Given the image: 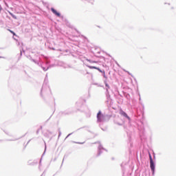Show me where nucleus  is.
<instances>
[{
    "label": "nucleus",
    "mask_w": 176,
    "mask_h": 176,
    "mask_svg": "<svg viewBox=\"0 0 176 176\" xmlns=\"http://www.w3.org/2000/svg\"><path fill=\"white\" fill-rule=\"evenodd\" d=\"M140 104L142 105V108L140 109H137L135 116L138 118V119H142L140 120V124H138V130L139 131L140 140H142V138H144V136L145 135V126H144V121H143L144 118V111L145 109V106L141 102H140Z\"/></svg>",
    "instance_id": "nucleus-1"
},
{
    "label": "nucleus",
    "mask_w": 176,
    "mask_h": 176,
    "mask_svg": "<svg viewBox=\"0 0 176 176\" xmlns=\"http://www.w3.org/2000/svg\"><path fill=\"white\" fill-rule=\"evenodd\" d=\"M41 96L45 100L46 102H49L47 99L49 97H52V90L49 86V80L47 79V74H46L44 79V82L41 89Z\"/></svg>",
    "instance_id": "nucleus-2"
},
{
    "label": "nucleus",
    "mask_w": 176,
    "mask_h": 176,
    "mask_svg": "<svg viewBox=\"0 0 176 176\" xmlns=\"http://www.w3.org/2000/svg\"><path fill=\"white\" fill-rule=\"evenodd\" d=\"M111 116L106 114L104 115L101 111H99L96 115V122L99 124V127L102 130V131H107L108 128L102 127L105 122H109L111 119Z\"/></svg>",
    "instance_id": "nucleus-3"
},
{
    "label": "nucleus",
    "mask_w": 176,
    "mask_h": 176,
    "mask_svg": "<svg viewBox=\"0 0 176 176\" xmlns=\"http://www.w3.org/2000/svg\"><path fill=\"white\" fill-rule=\"evenodd\" d=\"M38 67H41L43 71L45 72V71H47L50 68H52V67H54V65H50V62H42V61H37V63H36Z\"/></svg>",
    "instance_id": "nucleus-4"
},
{
    "label": "nucleus",
    "mask_w": 176,
    "mask_h": 176,
    "mask_svg": "<svg viewBox=\"0 0 176 176\" xmlns=\"http://www.w3.org/2000/svg\"><path fill=\"white\" fill-rule=\"evenodd\" d=\"M148 157L150 160V168L152 173V175H155V173L156 171V162L153 160V158L152 157V155H151V153L148 154Z\"/></svg>",
    "instance_id": "nucleus-5"
},
{
    "label": "nucleus",
    "mask_w": 176,
    "mask_h": 176,
    "mask_svg": "<svg viewBox=\"0 0 176 176\" xmlns=\"http://www.w3.org/2000/svg\"><path fill=\"white\" fill-rule=\"evenodd\" d=\"M104 83L105 85L104 90L106 91L104 92V94L107 98L106 102L107 104H108V102L111 101V95L109 94V89H111V87L109 86V84H108V82L107 81V80H104Z\"/></svg>",
    "instance_id": "nucleus-6"
},
{
    "label": "nucleus",
    "mask_w": 176,
    "mask_h": 176,
    "mask_svg": "<svg viewBox=\"0 0 176 176\" xmlns=\"http://www.w3.org/2000/svg\"><path fill=\"white\" fill-rule=\"evenodd\" d=\"M94 144H99V146H98V153L96 155L95 157H100L101 155H102V152L105 151L106 152H108V150H107L104 146H102V144H101V142H96Z\"/></svg>",
    "instance_id": "nucleus-7"
},
{
    "label": "nucleus",
    "mask_w": 176,
    "mask_h": 176,
    "mask_svg": "<svg viewBox=\"0 0 176 176\" xmlns=\"http://www.w3.org/2000/svg\"><path fill=\"white\" fill-rule=\"evenodd\" d=\"M120 113L121 115V116H123V118H124V120L128 121V124L129 126H131V118H130V116H129V115H127V113H126L124 111L121 110L120 111Z\"/></svg>",
    "instance_id": "nucleus-8"
},
{
    "label": "nucleus",
    "mask_w": 176,
    "mask_h": 176,
    "mask_svg": "<svg viewBox=\"0 0 176 176\" xmlns=\"http://www.w3.org/2000/svg\"><path fill=\"white\" fill-rule=\"evenodd\" d=\"M83 102H86V100L80 99L76 103L78 111H83V110H82V107H85Z\"/></svg>",
    "instance_id": "nucleus-9"
},
{
    "label": "nucleus",
    "mask_w": 176,
    "mask_h": 176,
    "mask_svg": "<svg viewBox=\"0 0 176 176\" xmlns=\"http://www.w3.org/2000/svg\"><path fill=\"white\" fill-rule=\"evenodd\" d=\"M72 113V111L69 109H67L65 111H61L58 113V116L63 117V116H68Z\"/></svg>",
    "instance_id": "nucleus-10"
},
{
    "label": "nucleus",
    "mask_w": 176,
    "mask_h": 176,
    "mask_svg": "<svg viewBox=\"0 0 176 176\" xmlns=\"http://www.w3.org/2000/svg\"><path fill=\"white\" fill-rule=\"evenodd\" d=\"M27 58H28V60H30V61H32V63H34V64H37L38 60H35V57H38V54H34V56L32 58V56L31 55H26Z\"/></svg>",
    "instance_id": "nucleus-11"
},
{
    "label": "nucleus",
    "mask_w": 176,
    "mask_h": 176,
    "mask_svg": "<svg viewBox=\"0 0 176 176\" xmlns=\"http://www.w3.org/2000/svg\"><path fill=\"white\" fill-rule=\"evenodd\" d=\"M51 12H53V14L56 16V17H60V19H63V16H61V13L58 12L54 8H51Z\"/></svg>",
    "instance_id": "nucleus-12"
},
{
    "label": "nucleus",
    "mask_w": 176,
    "mask_h": 176,
    "mask_svg": "<svg viewBox=\"0 0 176 176\" xmlns=\"http://www.w3.org/2000/svg\"><path fill=\"white\" fill-rule=\"evenodd\" d=\"M114 123L115 124H118V126H123L124 124V122L119 118L114 120Z\"/></svg>",
    "instance_id": "nucleus-13"
},
{
    "label": "nucleus",
    "mask_w": 176,
    "mask_h": 176,
    "mask_svg": "<svg viewBox=\"0 0 176 176\" xmlns=\"http://www.w3.org/2000/svg\"><path fill=\"white\" fill-rule=\"evenodd\" d=\"M44 145H45L44 152L42 154L41 158L40 160L39 166H41V163H42V157H43V156H45V153H46V151L47 149V146L46 145V142H45V141H44Z\"/></svg>",
    "instance_id": "nucleus-14"
},
{
    "label": "nucleus",
    "mask_w": 176,
    "mask_h": 176,
    "mask_svg": "<svg viewBox=\"0 0 176 176\" xmlns=\"http://www.w3.org/2000/svg\"><path fill=\"white\" fill-rule=\"evenodd\" d=\"M28 166H35L36 164H38V160H34L33 162L32 160H29L28 162Z\"/></svg>",
    "instance_id": "nucleus-15"
},
{
    "label": "nucleus",
    "mask_w": 176,
    "mask_h": 176,
    "mask_svg": "<svg viewBox=\"0 0 176 176\" xmlns=\"http://www.w3.org/2000/svg\"><path fill=\"white\" fill-rule=\"evenodd\" d=\"M25 135H27V133H25L24 135L19 138H15V139H6V141H9V142H11V141H19V140L23 138V137H25Z\"/></svg>",
    "instance_id": "nucleus-16"
},
{
    "label": "nucleus",
    "mask_w": 176,
    "mask_h": 176,
    "mask_svg": "<svg viewBox=\"0 0 176 176\" xmlns=\"http://www.w3.org/2000/svg\"><path fill=\"white\" fill-rule=\"evenodd\" d=\"M8 31L10 32V34H12L13 35L12 38L13 39H14V41H17V38H16V37L14 36H17V34H16V32H14L13 30L8 29Z\"/></svg>",
    "instance_id": "nucleus-17"
},
{
    "label": "nucleus",
    "mask_w": 176,
    "mask_h": 176,
    "mask_svg": "<svg viewBox=\"0 0 176 176\" xmlns=\"http://www.w3.org/2000/svg\"><path fill=\"white\" fill-rule=\"evenodd\" d=\"M23 52H24V49L20 50V54H17L18 60H20L23 56Z\"/></svg>",
    "instance_id": "nucleus-18"
},
{
    "label": "nucleus",
    "mask_w": 176,
    "mask_h": 176,
    "mask_svg": "<svg viewBox=\"0 0 176 176\" xmlns=\"http://www.w3.org/2000/svg\"><path fill=\"white\" fill-rule=\"evenodd\" d=\"M86 65V67H87V68H89V69H96L97 67L96 66H90L87 64H85Z\"/></svg>",
    "instance_id": "nucleus-19"
},
{
    "label": "nucleus",
    "mask_w": 176,
    "mask_h": 176,
    "mask_svg": "<svg viewBox=\"0 0 176 176\" xmlns=\"http://www.w3.org/2000/svg\"><path fill=\"white\" fill-rule=\"evenodd\" d=\"M73 144H78L79 145H83L85 144V142H75V141H72Z\"/></svg>",
    "instance_id": "nucleus-20"
},
{
    "label": "nucleus",
    "mask_w": 176,
    "mask_h": 176,
    "mask_svg": "<svg viewBox=\"0 0 176 176\" xmlns=\"http://www.w3.org/2000/svg\"><path fill=\"white\" fill-rule=\"evenodd\" d=\"M10 14L12 17V19H14V20H17V16L14 15L13 13L10 12Z\"/></svg>",
    "instance_id": "nucleus-21"
},
{
    "label": "nucleus",
    "mask_w": 176,
    "mask_h": 176,
    "mask_svg": "<svg viewBox=\"0 0 176 176\" xmlns=\"http://www.w3.org/2000/svg\"><path fill=\"white\" fill-rule=\"evenodd\" d=\"M102 75L104 78L105 80H107V79H108V76H107V75H105V70H103V72L102 73Z\"/></svg>",
    "instance_id": "nucleus-22"
},
{
    "label": "nucleus",
    "mask_w": 176,
    "mask_h": 176,
    "mask_svg": "<svg viewBox=\"0 0 176 176\" xmlns=\"http://www.w3.org/2000/svg\"><path fill=\"white\" fill-rule=\"evenodd\" d=\"M63 68H72V66L65 64L63 65Z\"/></svg>",
    "instance_id": "nucleus-23"
},
{
    "label": "nucleus",
    "mask_w": 176,
    "mask_h": 176,
    "mask_svg": "<svg viewBox=\"0 0 176 176\" xmlns=\"http://www.w3.org/2000/svg\"><path fill=\"white\" fill-rule=\"evenodd\" d=\"M85 1L86 2H89V3L93 4L94 3V0H82Z\"/></svg>",
    "instance_id": "nucleus-24"
},
{
    "label": "nucleus",
    "mask_w": 176,
    "mask_h": 176,
    "mask_svg": "<svg viewBox=\"0 0 176 176\" xmlns=\"http://www.w3.org/2000/svg\"><path fill=\"white\" fill-rule=\"evenodd\" d=\"M87 61H88L89 63H91V64H93L94 63H97V61L91 60V59H87Z\"/></svg>",
    "instance_id": "nucleus-25"
},
{
    "label": "nucleus",
    "mask_w": 176,
    "mask_h": 176,
    "mask_svg": "<svg viewBox=\"0 0 176 176\" xmlns=\"http://www.w3.org/2000/svg\"><path fill=\"white\" fill-rule=\"evenodd\" d=\"M44 137H45L46 138H49L50 137V135L48 134L47 132L44 133Z\"/></svg>",
    "instance_id": "nucleus-26"
},
{
    "label": "nucleus",
    "mask_w": 176,
    "mask_h": 176,
    "mask_svg": "<svg viewBox=\"0 0 176 176\" xmlns=\"http://www.w3.org/2000/svg\"><path fill=\"white\" fill-rule=\"evenodd\" d=\"M42 130V126H40V129H37L36 134H39V132Z\"/></svg>",
    "instance_id": "nucleus-27"
},
{
    "label": "nucleus",
    "mask_w": 176,
    "mask_h": 176,
    "mask_svg": "<svg viewBox=\"0 0 176 176\" xmlns=\"http://www.w3.org/2000/svg\"><path fill=\"white\" fill-rule=\"evenodd\" d=\"M124 72H126V74H127L128 75H130L131 76H133V74H131V73H130V72L126 71V70H124Z\"/></svg>",
    "instance_id": "nucleus-28"
},
{
    "label": "nucleus",
    "mask_w": 176,
    "mask_h": 176,
    "mask_svg": "<svg viewBox=\"0 0 176 176\" xmlns=\"http://www.w3.org/2000/svg\"><path fill=\"white\" fill-rule=\"evenodd\" d=\"M60 137H61V131H60V129H58V139L60 138Z\"/></svg>",
    "instance_id": "nucleus-29"
},
{
    "label": "nucleus",
    "mask_w": 176,
    "mask_h": 176,
    "mask_svg": "<svg viewBox=\"0 0 176 176\" xmlns=\"http://www.w3.org/2000/svg\"><path fill=\"white\" fill-rule=\"evenodd\" d=\"M47 133L50 135H52V134H53L52 131H50V130H47Z\"/></svg>",
    "instance_id": "nucleus-30"
},
{
    "label": "nucleus",
    "mask_w": 176,
    "mask_h": 176,
    "mask_svg": "<svg viewBox=\"0 0 176 176\" xmlns=\"http://www.w3.org/2000/svg\"><path fill=\"white\" fill-rule=\"evenodd\" d=\"M82 129H86V126H82L76 130V131H79V130H82Z\"/></svg>",
    "instance_id": "nucleus-31"
},
{
    "label": "nucleus",
    "mask_w": 176,
    "mask_h": 176,
    "mask_svg": "<svg viewBox=\"0 0 176 176\" xmlns=\"http://www.w3.org/2000/svg\"><path fill=\"white\" fill-rule=\"evenodd\" d=\"M50 50H56V48L53 47H50Z\"/></svg>",
    "instance_id": "nucleus-32"
},
{
    "label": "nucleus",
    "mask_w": 176,
    "mask_h": 176,
    "mask_svg": "<svg viewBox=\"0 0 176 176\" xmlns=\"http://www.w3.org/2000/svg\"><path fill=\"white\" fill-rule=\"evenodd\" d=\"M95 56H96V57H102V58H104V60H105V57H104V56H100L98 55H95Z\"/></svg>",
    "instance_id": "nucleus-33"
},
{
    "label": "nucleus",
    "mask_w": 176,
    "mask_h": 176,
    "mask_svg": "<svg viewBox=\"0 0 176 176\" xmlns=\"http://www.w3.org/2000/svg\"><path fill=\"white\" fill-rule=\"evenodd\" d=\"M91 116V114H90V112H89L87 114V118H90Z\"/></svg>",
    "instance_id": "nucleus-34"
},
{
    "label": "nucleus",
    "mask_w": 176,
    "mask_h": 176,
    "mask_svg": "<svg viewBox=\"0 0 176 176\" xmlns=\"http://www.w3.org/2000/svg\"><path fill=\"white\" fill-rule=\"evenodd\" d=\"M52 101H54V105H56V102L54 101V98H52Z\"/></svg>",
    "instance_id": "nucleus-35"
},
{
    "label": "nucleus",
    "mask_w": 176,
    "mask_h": 176,
    "mask_svg": "<svg viewBox=\"0 0 176 176\" xmlns=\"http://www.w3.org/2000/svg\"><path fill=\"white\" fill-rule=\"evenodd\" d=\"M1 10H3V8H2V6L0 4V12H1Z\"/></svg>",
    "instance_id": "nucleus-36"
},
{
    "label": "nucleus",
    "mask_w": 176,
    "mask_h": 176,
    "mask_svg": "<svg viewBox=\"0 0 176 176\" xmlns=\"http://www.w3.org/2000/svg\"><path fill=\"white\" fill-rule=\"evenodd\" d=\"M5 133H6L7 135H10H10L9 134V132L5 131Z\"/></svg>",
    "instance_id": "nucleus-37"
},
{
    "label": "nucleus",
    "mask_w": 176,
    "mask_h": 176,
    "mask_svg": "<svg viewBox=\"0 0 176 176\" xmlns=\"http://www.w3.org/2000/svg\"><path fill=\"white\" fill-rule=\"evenodd\" d=\"M74 132H72V133H69V134H68V136L70 137V135H72V134H74Z\"/></svg>",
    "instance_id": "nucleus-38"
},
{
    "label": "nucleus",
    "mask_w": 176,
    "mask_h": 176,
    "mask_svg": "<svg viewBox=\"0 0 176 176\" xmlns=\"http://www.w3.org/2000/svg\"><path fill=\"white\" fill-rule=\"evenodd\" d=\"M74 132H72V133H69V134H68V136L70 137V135H72V134H74Z\"/></svg>",
    "instance_id": "nucleus-39"
},
{
    "label": "nucleus",
    "mask_w": 176,
    "mask_h": 176,
    "mask_svg": "<svg viewBox=\"0 0 176 176\" xmlns=\"http://www.w3.org/2000/svg\"><path fill=\"white\" fill-rule=\"evenodd\" d=\"M99 72H100V74H102V73L104 72V70H102V69H99Z\"/></svg>",
    "instance_id": "nucleus-40"
},
{
    "label": "nucleus",
    "mask_w": 176,
    "mask_h": 176,
    "mask_svg": "<svg viewBox=\"0 0 176 176\" xmlns=\"http://www.w3.org/2000/svg\"><path fill=\"white\" fill-rule=\"evenodd\" d=\"M0 58H4V59H6V57H5V56H0Z\"/></svg>",
    "instance_id": "nucleus-41"
},
{
    "label": "nucleus",
    "mask_w": 176,
    "mask_h": 176,
    "mask_svg": "<svg viewBox=\"0 0 176 176\" xmlns=\"http://www.w3.org/2000/svg\"><path fill=\"white\" fill-rule=\"evenodd\" d=\"M30 142H31V140H30L27 142L26 145L29 144Z\"/></svg>",
    "instance_id": "nucleus-42"
},
{
    "label": "nucleus",
    "mask_w": 176,
    "mask_h": 176,
    "mask_svg": "<svg viewBox=\"0 0 176 176\" xmlns=\"http://www.w3.org/2000/svg\"><path fill=\"white\" fill-rule=\"evenodd\" d=\"M64 159H65V155L63 157V162H62V164L64 163Z\"/></svg>",
    "instance_id": "nucleus-43"
},
{
    "label": "nucleus",
    "mask_w": 176,
    "mask_h": 176,
    "mask_svg": "<svg viewBox=\"0 0 176 176\" xmlns=\"http://www.w3.org/2000/svg\"><path fill=\"white\" fill-rule=\"evenodd\" d=\"M116 64L118 67H120L119 63H118L117 61H116Z\"/></svg>",
    "instance_id": "nucleus-44"
},
{
    "label": "nucleus",
    "mask_w": 176,
    "mask_h": 176,
    "mask_svg": "<svg viewBox=\"0 0 176 176\" xmlns=\"http://www.w3.org/2000/svg\"><path fill=\"white\" fill-rule=\"evenodd\" d=\"M96 69H97V71H100V67H96Z\"/></svg>",
    "instance_id": "nucleus-45"
},
{
    "label": "nucleus",
    "mask_w": 176,
    "mask_h": 176,
    "mask_svg": "<svg viewBox=\"0 0 176 176\" xmlns=\"http://www.w3.org/2000/svg\"><path fill=\"white\" fill-rule=\"evenodd\" d=\"M96 69H97V71H100V67H96Z\"/></svg>",
    "instance_id": "nucleus-46"
},
{
    "label": "nucleus",
    "mask_w": 176,
    "mask_h": 176,
    "mask_svg": "<svg viewBox=\"0 0 176 176\" xmlns=\"http://www.w3.org/2000/svg\"><path fill=\"white\" fill-rule=\"evenodd\" d=\"M153 159L155 160V159H156V155L154 154V155H153Z\"/></svg>",
    "instance_id": "nucleus-47"
},
{
    "label": "nucleus",
    "mask_w": 176,
    "mask_h": 176,
    "mask_svg": "<svg viewBox=\"0 0 176 176\" xmlns=\"http://www.w3.org/2000/svg\"><path fill=\"white\" fill-rule=\"evenodd\" d=\"M101 53V52H96V54H100Z\"/></svg>",
    "instance_id": "nucleus-48"
},
{
    "label": "nucleus",
    "mask_w": 176,
    "mask_h": 176,
    "mask_svg": "<svg viewBox=\"0 0 176 176\" xmlns=\"http://www.w3.org/2000/svg\"><path fill=\"white\" fill-rule=\"evenodd\" d=\"M50 120V117L47 120V122H49Z\"/></svg>",
    "instance_id": "nucleus-49"
},
{
    "label": "nucleus",
    "mask_w": 176,
    "mask_h": 176,
    "mask_svg": "<svg viewBox=\"0 0 176 176\" xmlns=\"http://www.w3.org/2000/svg\"><path fill=\"white\" fill-rule=\"evenodd\" d=\"M68 137H69L68 135L66 136L65 140H67V138H68Z\"/></svg>",
    "instance_id": "nucleus-50"
},
{
    "label": "nucleus",
    "mask_w": 176,
    "mask_h": 176,
    "mask_svg": "<svg viewBox=\"0 0 176 176\" xmlns=\"http://www.w3.org/2000/svg\"><path fill=\"white\" fill-rule=\"evenodd\" d=\"M68 137H69L68 135L66 136L65 140H67V138H68Z\"/></svg>",
    "instance_id": "nucleus-51"
},
{
    "label": "nucleus",
    "mask_w": 176,
    "mask_h": 176,
    "mask_svg": "<svg viewBox=\"0 0 176 176\" xmlns=\"http://www.w3.org/2000/svg\"><path fill=\"white\" fill-rule=\"evenodd\" d=\"M3 50V47H0V50Z\"/></svg>",
    "instance_id": "nucleus-52"
},
{
    "label": "nucleus",
    "mask_w": 176,
    "mask_h": 176,
    "mask_svg": "<svg viewBox=\"0 0 176 176\" xmlns=\"http://www.w3.org/2000/svg\"><path fill=\"white\" fill-rule=\"evenodd\" d=\"M14 38H16V39H17V38H19V36H14Z\"/></svg>",
    "instance_id": "nucleus-53"
},
{
    "label": "nucleus",
    "mask_w": 176,
    "mask_h": 176,
    "mask_svg": "<svg viewBox=\"0 0 176 176\" xmlns=\"http://www.w3.org/2000/svg\"><path fill=\"white\" fill-rule=\"evenodd\" d=\"M88 131H89V133H92V132H91V131H89V130H88Z\"/></svg>",
    "instance_id": "nucleus-54"
},
{
    "label": "nucleus",
    "mask_w": 176,
    "mask_h": 176,
    "mask_svg": "<svg viewBox=\"0 0 176 176\" xmlns=\"http://www.w3.org/2000/svg\"><path fill=\"white\" fill-rule=\"evenodd\" d=\"M27 147V145L25 146L24 149Z\"/></svg>",
    "instance_id": "nucleus-55"
},
{
    "label": "nucleus",
    "mask_w": 176,
    "mask_h": 176,
    "mask_svg": "<svg viewBox=\"0 0 176 176\" xmlns=\"http://www.w3.org/2000/svg\"><path fill=\"white\" fill-rule=\"evenodd\" d=\"M139 100H140V101H141V98H140V99H139Z\"/></svg>",
    "instance_id": "nucleus-56"
},
{
    "label": "nucleus",
    "mask_w": 176,
    "mask_h": 176,
    "mask_svg": "<svg viewBox=\"0 0 176 176\" xmlns=\"http://www.w3.org/2000/svg\"><path fill=\"white\" fill-rule=\"evenodd\" d=\"M54 162H56V158L54 159Z\"/></svg>",
    "instance_id": "nucleus-57"
},
{
    "label": "nucleus",
    "mask_w": 176,
    "mask_h": 176,
    "mask_svg": "<svg viewBox=\"0 0 176 176\" xmlns=\"http://www.w3.org/2000/svg\"><path fill=\"white\" fill-rule=\"evenodd\" d=\"M168 5H170V3H168Z\"/></svg>",
    "instance_id": "nucleus-58"
},
{
    "label": "nucleus",
    "mask_w": 176,
    "mask_h": 176,
    "mask_svg": "<svg viewBox=\"0 0 176 176\" xmlns=\"http://www.w3.org/2000/svg\"><path fill=\"white\" fill-rule=\"evenodd\" d=\"M96 135H95V136H94V137H96Z\"/></svg>",
    "instance_id": "nucleus-59"
},
{
    "label": "nucleus",
    "mask_w": 176,
    "mask_h": 176,
    "mask_svg": "<svg viewBox=\"0 0 176 176\" xmlns=\"http://www.w3.org/2000/svg\"><path fill=\"white\" fill-rule=\"evenodd\" d=\"M96 135H95V136H94V137H96Z\"/></svg>",
    "instance_id": "nucleus-60"
},
{
    "label": "nucleus",
    "mask_w": 176,
    "mask_h": 176,
    "mask_svg": "<svg viewBox=\"0 0 176 176\" xmlns=\"http://www.w3.org/2000/svg\"><path fill=\"white\" fill-rule=\"evenodd\" d=\"M96 135H95V136H94V137H96Z\"/></svg>",
    "instance_id": "nucleus-61"
}]
</instances>
